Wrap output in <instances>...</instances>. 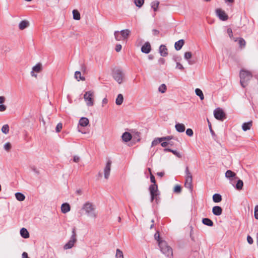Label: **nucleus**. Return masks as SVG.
Masks as SVG:
<instances>
[{
	"label": "nucleus",
	"instance_id": "nucleus-58",
	"mask_svg": "<svg viewBox=\"0 0 258 258\" xmlns=\"http://www.w3.org/2000/svg\"><path fill=\"white\" fill-rule=\"evenodd\" d=\"M171 152L174 155H176V156L180 157L179 153H178L176 151L172 150V151H171Z\"/></svg>",
	"mask_w": 258,
	"mask_h": 258
},
{
	"label": "nucleus",
	"instance_id": "nucleus-19",
	"mask_svg": "<svg viewBox=\"0 0 258 258\" xmlns=\"http://www.w3.org/2000/svg\"><path fill=\"white\" fill-rule=\"evenodd\" d=\"M234 41H237L239 47L241 48H244L245 46V41L242 38H233Z\"/></svg>",
	"mask_w": 258,
	"mask_h": 258
},
{
	"label": "nucleus",
	"instance_id": "nucleus-36",
	"mask_svg": "<svg viewBox=\"0 0 258 258\" xmlns=\"http://www.w3.org/2000/svg\"><path fill=\"white\" fill-rule=\"evenodd\" d=\"M236 176V174L231 170H227L225 173V176L227 178L233 177Z\"/></svg>",
	"mask_w": 258,
	"mask_h": 258
},
{
	"label": "nucleus",
	"instance_id": "nucleus-6",
	"mask_svg": "<svg viewBox=\"0 0 258 258\" xmlns=\"http://www.w3.org/2000/svg\"><path fill=\"white\" fill-rule=\"evenodd\" d=\"M84 99L87 106L90 107L94 105V93L92 91H89L85 92L84 95Z\"/></svg>",
	"mask_w": 258,
	"mask_h": 258
},
{
	"label": "nucleus",
	"instance_id": "nucleus-62",
	"mask_svg": "<svg viewBox=\"0 0 258 258\" xmlns=\"http://www.w3.org/2000/svg\"><path fill=\"white\" fill-rule=\"evenodd\" d=\"M169 144H170V142H163L161 144V145L163 147H165L167 145H168Z\"/></svg>",
	"mask_w": 258,
	"mask_h": 258
},
{
	"label": "nucleus",
	"instance_id": "nucleus-20",
	"mask_svg": "<svg viewBox=\"0 0 258 258\" xmlns=\"http://www.w3.org/2000/svg\"><path fill=\"white\" fill-rule=\"evenodd\" d=\"M184 41L183 39H180L175 43L174 47L176 50H179L184 45Z\"/></svg>",
	"mask_w": 258,
	"mask_h": 258
},
{
	"label": "nucleus",
	"instance_id": "nucleus-47",
	"mask_svg": "<svg viewBox=\"0 0 258 258\" xmlns=\"http://www.w3.org/2000/svg\"><path fill=\"white\" fill-rule=\"evenodd\" d=\"M254 218L258 220V205L255 206L254 208Z\"/></svg>",
	"mask_w": 258,
	"mask_h": 258
},
{
	"label": "nucleus",
	"instance_id": "nucleus-14",
	"mask_svg": "<svg viewBox=\"0 0 258 258\" xmlns=\"http://www.w3.org/2000/svg\"><path fill=\"white\" fill-rule=\"evenodd\" d=\"M159 53L160 55L163 57H165L168 55V50L166 46L164 45H161L159 47Z\"/></svg>",
	"mask_w": 258,
	"mask_h": 258
},
{
	"label": "nucleus",
	"instance_id": "nucleus-64",
	"mask_svg": "<svg viewBox=\"0 0 258 258\" xmlns=\"http://www.w3.org/2000/svg\"><path fill=\"white\" fill-rule=\"evenodd\" d=\"M157 175L160 176V177H163L164 175V172H159L157 173Z\"/></svg>",
	"mask_w": 258,
	"mask_h": 258
},
{
	"label": "nucleus",
	"instance_id": "nucleus-61",
	"mask_svg": "<svg viewBox=\"0 0 258 258\" xmlns=\"http://www.w3.org/2000/svg\"><path fill=\"white\" fill-rule=\"evenodd\" d=\"M81 70L82 72H85L87 70L86 66L85 64H82L81 66Z\"/></svg>",
	"mask_w": 258,
	"mask_h": 258
},
{
	"label": "nucleus",
	"instance_id": "nucleus-55",
	"mask_svg": "<svg viewBox=\"0 0 258 258\" xmlns=\"http://www.w3.org/2000/svg\"><path fill=\"white\" fill-rule=\"evenodd\" d=\"M108 103V100L106 98H104L102 101V106L103 107Z\"/></svg>",
	"mask_w": 258,
	"mask_h": 258
},
{
	"label": "nucleus",
	"instance_id": "nucleus-38",
	"mask_svg": "<svg viewBox=\"0 0 258 258\" xmlns=\"http://www.w3.org/2000/svg\"><path fill=\"white\" fill-rule=\"evenodd\" d=\"M134 2L137 7L140 8L143 5L144 0H134Z\"/></svg>",
	"mask_w": 258,
	"mask_h": 258
},
{
	"label": "nucleus",
	"instance_id": "nucleus-17",
	"mask_svg": "<svg viewBox=\"0 0 258 258\" xmlns=\"http://www.w3.org/2000/svg\"><path fill=\"white\" fill-rule=\"evenodd\" d=\"M177 132L179 133L184 132L185 130V125L183 123H177L175 125Z\"/></svg>",
	"mask_w": 258,
	"mask_h": 258
},
{
	"label": "nucleus",
	"instance_id": "nucleus-15",
	"mask_svg": "<svg viewBox=\"0 0 258 258\" xmlns=\"http://www.w3.org/2000/svg\"><path fill=\"white\" fill-rule=\"evenodd\" d=\"M61 210L62 213L64 214L68 213L71 210L70 205L67 203H63L61 206Z\"/></svg>",
	"mask_w": 258,
	"mask_h": 258
},
{
	"label": "nucleus",
	"instance_id": "nucleus-45",
	"mask_svg": "<svg viewBox=\"0 0 258 258\" xmlns=\"http://www.w3.org/2000/svg\"><path fill=\"white\" fill-rule=\"evenodd\" d=\"M181 190V187L179 185H176L174 188V192H180Z\"/></svg>",
	"mask_w": 258,
	"mask_h": 258
},
{
	"label": "nucleus",
	"instance_id": "nucleus-24",
	"mask_svg": "<svg viewBox=\"0 0 258 258\" xmlns=\"http://www.w3.org/2000/svg\"><path fill=\"white\" fill-rule=\"evenodd\" d=\"M89 122V120L86 117H82L79 120V124L83 127L86 126Z\"/></svg>",
	"mask_w": 258,
	"mask_h": 258
},
{
	"label": "nucleus",
	"instance_id": "nucleus-32",
	"mask_svg": "<svg viewBox=\"0 0 258 258\" xmlns=\"http://www.w3.org/2000/svg\"><path fill=\"white\" fill-rule=\"evenodd\" d=\"M195 93L197 96H199L201 100H203L204 99L203 93L200 89L197 88L195 90Z\"/></svg>",
	"mask_w": 258,
	"mask_h": 258
},
{
	"label": "nucleus",
	"instance_id": "nucleus-12",
	"mask_svg": "<svg viewBox=\"0 0 258 258\" xmlns=\"http://www.w3.org/2000/svg\"><path fill=\"white\" fill-rule=\"evenodd\" d=\"M216 14L222 21H226L228 19V16L225 12L221 9H218L216 11Z\"/></svg>",
	"mask_w": 258,
	"mask_h": 258
},
{
	"label": "nucleus",
	"instance_id": "nucleus-49",
	"mask_svg": "<svg viewBox=\"0 0 258 258\" xmlns=\"http://www.w3.org/2000/svg\"><path fill=\"white\" fill-rule=\"evenodd\" d=\"M247 241L248 243L250 244H252L253 242L252 238L249 235H248L247 236Z\"/></svg>",
	"mask_w": 258,
	"mask_h": 258
},
{
	"label": "nucleus",
	"instance_id": "nucleus-31",
	"mask_svg": "<svg viewBox=\"0 0 258 258\" xmlns=\"http://www.w3.org/2000/svg\"><path fill=\"white\" fill-rule=\"evenodd\" d=\"M73 18L76 20H79L81 19L80 14L79 11L77 10H74L73 11Z\"/></svg>",
	"mask_w": 258,
	"mask_h": 258
},
{
	"label": "nucleus",
	"instance_id": "nucleus-5",
	"mask_svg": "<svg viewBox=\"0 0 258 258\" xmlns=\"http://www.w3.org/2000/svg\"><path fill=\"white\" fill-rule=\"evenodd\" d=\"M131 34L129 29H125L121 31H116L114 33V37L116 41H121L126 39Z\"/></svg>",
	"mask_w": 258,
	"mask_h": 258
},
{
	"label": "nucleus",
	"instance_id": "nucleus-56",
	"mask_svg": "<svg viewBox=\"0 0 258 258\" xmlns=\"http://www.w3.org/2000/svg\"><path fill=\"white\" fill-rule=\"evenodd\" d=\"M73 161L75 162H79L80 161V157L78 156H75L73 158Z\"/></svg>",
	"mask_w": 258,
	"mask_h": 258
},
{
	"label": "nucleus",
	"instance_id": "nucleus-39",
	"mask_svg": "<svg viewBox=\"0 0 258 258\" xmlns=\"http://www.w3.org/2000/svg\"><path fill=\"white\" fill-rule=\"evenodd\" d=\"M162 141V139H161V138H158L155 139L152 142V146H155L157 145L159 143L161 142Z\"/></svg>",
	"mask_w": 258,
	"mask_h": 258
},
{
	"label": "nucleus",
	"instance_id": "nucleus-43",
	"mask_svg": "<svg viewBox=\"0 0 258 258\" xmlns=\"http://www.w3.org/2000/svg\"><path fill=\"white\" fill-rule=\"evenodd\" d=\"M16 198L19 201H23L25 200V195H15Z\"/></svg>",
	"mask_w": 258,
	"mask_h": 258
},
{
	"label": "nucleus",
	"instance_id": "nucleus-37",
	"mask_svg": "<svg viewBox=\"0 0 258 258\" xmlns=\"http://www.w3.org/2000/svg\"><path fill=\"white\" fill-rule=\"evenodd\" d=\"M2 132L5 134H7L9 132V126L8 124L4 125L2 127Z\"/></svg>",
	"mask_w": 258,
	"mask_h": 258
},
{
	"label": "nucleus",
	"instance_id": "nucleus-42",
	"mask_svg": "<svg viewBox=\"0 0 258 258\" xmlns=\"http://www.w3.org/2000/svg\"><path fill=\"white\" fill-rule=\"evenodd\" d=\"M243 185V181L241 180H238L236 184V188L237 189H240L242 188Z\"/></svg>",
	"mask_w": 258,
	"mask_h": 258
},
{
	"label": "nucleus",
	"instance_id": "nucleus-8",
	"mask_svg": "<svg viewBox=\"0 0 258 258\" xmlns=\"http://www.w3.org/2000/svg\"><path fill=\"white\" fill-rule=\"evenodd\" d=\"M113 77L119 84H121L123 78V72L119 69L114 70L113 72Z\"/></svg>",
	"mask_w": 258,
	"mask_h": 258
},
{
	"label": "nucleus",
	"instance_id": "nucleus-18",
	"mask_svg": "<svg viewBox=\"0 0 258 258\" xmlns=\"http://www.w3.org/2000/svg\"><path fill=\"white\" fill-rule=\"evenodd\" d=\"M29 25V22L27 20L22 21L19 24V28L23 30L27 28Z\"/></svg>",
	"mask_w": 258,
	"mask_h": 258
},
{
	"label": "nucleus",
	"instance_id": "nucleus-30",
	"mask_svg": "<svg viewBox=\"0 0 258 258\" xmlns=\"http://www.w3.org/2000/svg\"><path fill=\"white\" fill-rule=\"evenodd\" d=\"M157 185L156 183L152 184L149 187L150 194H155L157 190Z\"/></svg>",
	"mask_w": 258,
	"mask_h": 258
},
{
	"label": "nucleus",
	"instance_id": "nucleus-44",
	"mask_svg": "<svg viewBox=\"0 0 258 258\" xmlns=\"http://www.w3.org/2000/svg\"><path fill=\"white\" fill-rule=\"evenodd\" d=\"M62 123H58L55 128L56 132L57 133L59 132L60 131V130L62 129Z\"/></svg>",
	"mask_w": 258,
	"mask_h": 258
},
{
	"label": "nucleus",
	"instance_id": "nucleus-3",
	"mask_svg": "<svg viewBox=\"0 0 258 258\" xmlns=\"http://www.w3.org/2000/svg\"><path fill=\"white\" fill-rule=\"evenodd\" d=\"M251 78L252 75L250 72L241 70L240 72V84L241 86L243 88L245 87Z\"/></svg>",
	"mask_w": 258,
	"mask_h": 258
},
{
	"label": "nucleus",
	"instance_id": "nucleus-29",
	"mask_svg": "<svg viewBox=\"0 0 258 258\" xmlns=\"http://www.w3.org/2000/svg\"><path fill=\"white\" fill-rule=\"evenodd\" d=\"M75 78L78 81L80 80L85 81V78L84 77H82L81 73L80 71H76L75 73Z\"/></svg>",
	"mask_w": 258,
	"mask_h": 258
},
{
	"label": "nucleus",
	"instance_id": "nucleus-33",
	"mask_svg": "<svg viewBox=\"0 0 258 258\" xmlns=\"http://www.w3.org/2000/svg\"><path fill=\"white\" fill-rule=\"evenodd\" d=\"M222 200L221 195H213V201L215 203H219Z\"/></svg>",
	"mask_w": 258,
	"mask_h": 258
},
{
	"label": "nucleus",
	"instance_id": "nucleus-59",
	"mask_svg": "<svg viewBox=\"0 0 258 258\" xmlns=\"http://www.w3.org/2000/svg\"><path fill=\"white\" fill-rule=\"evenodd\" d=\"M158 62L160 64H163L165 62V60L163 58L161 57L159 59Z\"/></svg>",
	"mask_w": 258,
	"mask_h": 258
},
{
	"label": "nucleus",
	"instance_id": "nucleus-27",
	"mask_svg": "<svg viewBox=\"0 0 258 258\" xmlns=\"http://www.w3.org/2000/svg\"><path fill=\"white\" fill-rule=\"evenodd\" d=\"M191 56H192V54L190 52L188 51V52H185L184 55V59H185L186 60H187L188 61L189 64H192L194 63V62H192L190 60V58L191 57Z\"/></svg>",
	"mask_w": 258,
	"mask_h": 258
},
{
	"label": "nucleus",
	"instance_id": "nucleus-7",
	"mask_svg": "<svg viewBox=\"0 0 258 258\" xmlns=\"http://www.w3.org/2000/svg\"><path fill=\"white\" fill-rule=\"evenodd\" d=\"M76 234L75 228H74L72 230V234L69 241L64 245L63 248L64 249H70L73 247L75 243L76 242Z\"/></svg>",
	"mask_w": 258,
	"mask_h": 258
},
{
	"label": "nucleus",
	"instance_id": "nucleus-11",
	"mask_svg": "<svg viewBox=\"0 0 258 258\" xmlns=\"http://www.w3.org/2000/svg\"><path fill=\"white\" fill-rule=\"evenodd\" d=\"M42 69V64L40 63H37L36 65L34 66L32 68V71L31 72V75L32 77H34L35 78L37 77V75L35 74V72L40 73Z\"/></svg>",
	"mask_w": 258,
	"mask_h": 258
},
{
	"label": "nucleus",
	"instance_id": "nucleus-60",
	"mask_svg": "<svg viewBox=\"0 0 258 258\" xmlns=\"http://www.w3.org/2000/svg\"><path fill=\"white\" fill-rule=\"evenodd\" d=\"M152 33L154 35L157 36L159 34V31L156 29H153L152 30Z\"/></svg>",
	"mask_w": 258,
	"mask_h": 258
},
{
	"label": "nucleus",
	"instance_id": "nucleus-53",
	"mask_svg": "<svg viewBox=\"0 0 258 258\" xmlns=\"http://www.w3.org/2000/svg\"><path fill=\"white\" fill-rule=\"evenodd\" d=\"M172 139H173V137L172 136H167V137H165L161 138V139H162V141H165V140L169 141V140H171Z\"/></svg>",
	"mask_w": 258,
	"mask_h": 258
},
{
	"label": "nucleus",
	"instance_id": "nucleus-9",
	"mask_svg": "<svg viewBox=\"0 0 258 258\" xmlns=\"http://www.w3.org/2000/svg\"><path fill=\"white\" fill-rule=\"evenodd\" d=\"M215 117L219 120L223 121L225 118V114L220 108H216L214 111Z\"/></svg>",
	"mask_w": 258,
	"mask_h": 258
},
{
	"label": "nucleus",
	"instance_id": "nucleus-51",
	"mask_svg": "<svg viewBox=\"0 0 258 258\" xmlns=\"http://www.w3.org/2000/svg\"><path fill=\"white\" fill-rule=\"evenodd\" d=\"M7 109V106L4 104H0V111L4 112Z\"/></svg>",
	"mask_w": 258,
	"mask_h": 258
},
{
	"label": "nucleus",
	"instance_id": "nucleus-35",
	"mask_svg": "<svg viewBox=\"0 0 258 258\" xmlns=\"http://www.w3.org/2000/svg\"><path fill=\"white\" fill-rule=\"evenodd\" d=\"M159 5V2L157 1H154L151 3V7L154 12L157 11Z\"/></svg>",
	"mask_w": 258,
	"mask_h": 258
},
{
	"label": "nucleus",
	"instance_id": "nucleus-16",
	"mask_svg": "<svg viewBox=\"0 0 258 258\" xmlns=\"http://www.w3.org/2000/svg\"><path fill=\"white\" fill-rule=\"evenodd\" d=\"M212 212L214 215L220 216L222 212V209L219 206H215L212 209Z\"/></svg>",
	"mask_w": 258,
	"mask_h": 258
},
{
	"label": "nucleus",
	"instance_id": "nucleus-10",
	"mask_svg": "<svg viewBox=\"0 0 258 258\" xmlns=\"http://www.w3.org/2000/svg\"><path fill=\"white\" fill-rule=\"evenodd\" d=\"M112 162L110 160H108V161L106 162V164L105 165V166L104 168V178L106 179H108L110 172L111 170V166Z\"/></svg>",
	"mask_w": 258,
	"mask_h": 258
},
{
	"label": "nucleus",
	"instance_id": "nucleus-2",
	"mask_svg": "<svg viewBox=\"0 0 258 258\" xmlns=\"http://www.w3.org/2000/svg\"><path fill=\"white\" fill-rule=\"evenodd\" d=\"M157 241L160 251L166 256L168 258H171L173 256V251L172 248L168 245L167 242L160 239V235L158 234Z\"/></svg>",
	"mask_w": 258,
	"mask_h": 258
},
{
	"label": "nucleus",
	"instance_id": "nucleus-46",
	"mask_svg": "<svg viewBox=\"0 0 258 258\" xmlns=\"http://www.w3.org/2000/svg\"><path fill=\"white\" fill-rule=\"evenodd\" d=\"M193 131L191 129V128H188L186 130V134L189 136V137H191L193 135Z\"/></svg>",
	"mask_w": 258,
	"mask_h": 258
},
{
	"label": "nucleus",
	"instance_id": "nucleus-52",
	"mask_svg": "<svg viewBox=\"0 0 258 258\" xmlns=\"http://www.w3.org/2000/svg\"><path fill=\"white\" fill-rule=\"evenodd\" d=\"M227 33L229 35V36L232 38V36H233V34H232V30L231 28H228L227 29Z\"/></svg>",
	"mask_w": 258,
	"mask_h": 258
},
{
	"label": "nucleus",
	"instance_id": "nucleus-26",
	"mask_svg": "<svg viewBox=\"0 0 258 258\" xmlns=\"http://www.w3.org/2000/svg\"><path fill=\"white\" fill-rule=\"evenodd\" d=\"M202 223L207 226H212L214 224L213 222L208 218H205L202 219Z\"/></svg>",
	"mask_w": 258,
	"mask_h": 258
},
{
	"label": "nucleus",
	"instance_id": "nucleus-22",
	"mask_svg": "<svg viewBox=\"0 0 258 258\" xmlns=\"http://www.w3.org/2000/svg\"><path fill=\"white\" fill-rule=\"evenodd\" d=\"M159 196V195H151V202L158 204L160 199Z\"/></svg>",
	"mask_w": 258,
	"mask_h": 258
},
{
	"label": "nucleus",
	"instance_id": "nucleus-34",
	"mask_svg": "<svg viewBox=\"0 0 258 258\" xmlns=\"http://www.w3.org/2000/svg\"><path fill=\"white\" fill-rule=\"evenodd\" d=\"M115 258H124L123 252L118 248L116 250Z\"/></svg>",
	"mask_w": 258,
	"mask_h": 258
},
{
	"label": "nucleus",
	"instance_id": "nucleus-40",
	"mask_svg": "<svg viewBox=\"0 0 258 258\" xmlns=\"http://www.w3.org/2000/svg\"><path fill=\"white\" fill-rule=\"evenodd\" d=\"M4 148L7 152H9L12 149V145L10 142L6 143L4 145Z\"/></svg>",
	"mask_w": 258,
	"mask_h": 258
},
{
	"label": "nucleus",
	"instance_id": "nucleus-4",
	"mask_svg": "<svg viewBox=\"0 0 258 258\" xmlns=\"http://www.w3.org/2000/svg\"><path fill=\"white\" fill-rule=\"evenodd\" d=\"M185 179L184 183V186L188 189L189 192H192V176L191 172L189 171L188 167L187 166L185 170Z\"/></svg>",
	"mask_w": 258,
	"mask_h": 258
},
{
	"label": "nucleus",
	"instance_id": "nucleus-23",
	"mask_svg": "<svg viewBox=\"0 0 258 258\" xmlns=\"http://www.w3.org/2000/svg\"><path fill=\"white\" fill-rule=\"evenodd\" d=\"M20 234L24 238H27L29 237V233L28 230L25 228H22L20 230Z\"/></svg>",
	"mask_w": 258,
	"mask_h": 258
},
{
	"label": "nucleus",
	"instance_id": "nucleus-48",
	"mask_svg": "<svg viewBox=\"0 0 258 258\" xmlns=\"http://www.w3.org/2000/svg\"><path fill=\"white\" fill-rule=\"evenodd\" d=\"M149 172H150V173H151V169L150 168H149ZM150 179H151V181L152 183H155V177L154 176V175L152 174H151V175H150Z\"/></svg>",
	"mask_w": 258,
	"mask_h": 258
},
{
	"label": "nucleus",
	"instance_id": "nucleus-54",
	"mask_svg": "<svg viewBox=\"0 0 258 258\" xmlns=\"http://www.w3.org/2000/svg\"><path fill=\"white\" fill-rule=\"evenodd\" d=\"M121 45L120 44H117L115 46V50L116 52H119L121 49Z\"/></svg>",
	"mask_w": 258,
	"mask_h": 258
},
{
	"label": "nucleus",
	"instance_id": "nucleus-41",
	"mask_svg": "<svg viewBox=\"0 0 258 258\" xmlns=\"http://www.w3.org/2000/svg\"><path fill=\"white\" fill-rule=\"evenodd\" d=\"M166 86L165 84H163L159 86L158 88V91L161 92L162 93H164L166 91Z\"/></svg>",
	"mask_w": 258,
	"mask_h": 258
},
{
	"label": "nucleus",
	"instance_id": "nucleus-21",
	"mask_svg": "<svg viewBox=\"0 0 258 258\" xmlns=\"http://www.w3.org/2000/svg\"><path fill=\"white\" fill-rule=\"evenodd\" d=\"M122 139L125 142H128L132 139V135L129 133L125 132L122 135Z\"/></svg>",
	"mask_w": 258,
	"mask_h": 258
},
{
	"label": "nucleus",
	"instance_id": "nucleus-57",
	"mask_svg": "<svg viewBox=\"0 0 258 258\" xmlns=\"http://www.w3.org/2000/svg\"><path fill=\"white\" fill-rule=\"evenodd\" d=\"M6 101V98L4 96H0V104H2Z\"/></svg>",
	"mask_w": 258,
	"mask_h": 258
},
{
	"label": "nucleus",
	"instance_id": "nucleus-25",
	"mask_svg": "<svg viewBox=\"0 0 258 258\" xmlns=\"http://www.w3.org/2000/svg\"><path fill=\"white\" fill-rule=\"evenodd\" d=\"M252 126V121H250L247 122H244L242 124V128L244 131H246L250 129Z\"/></svg>",
	"mask_w": 258,
	"mask_h": 258
},
{
	"label": "nucleus",
	"instance_id": "nucleus-63",
	"mask_svg": "<svg viewBox=\"0 0 258 258\" xmlns=\"http://www.w3.org/2000/svg\"><path fill=\"white\" fill-rule=\"evenodd\" d=\"M22 258H29L28 257V254L26 252H23L22 253Z\"/></svg>",
	"mask_w": 258,
	"mask_h": 258
},
{
	"label": "nucleus",
	"instance_id": "nucleus-13",
	"mask_svg": "<svg viewBox=\"0 0 258 258\" xmlns=\"http://www.w3.org/2000/svg\"><path fill=\"white\" fill-rule=\"evenodd\" d=\"M151 45L149 42H146L142 47L141 51L145 53H149L151 51Z\"/></svg>",
	"mask_w": 258,
	"mask_h": 258
},
{
	"label": "nucleus",
	"instance_id": "nucleus-28",
	"mask_svg": "<svg viewBox=\"0 0 258 258\" xmlns=\"http://www.w3.org/2000/svg\"><path fill=\"white\" fill-rule=\"evenodd\" d=\"M123 101V95L121 94H119L117 95V98L115 100V103L117 105H121Z\"/></svg>",
	"mask_w": 258,
	"mask_h": 258
},
{
	"label": "nucleus",
	"instance_id": "nucleus-50",
	"mask_svg": "<svg viewBox=\"0 0 258 258\" xmlns=\"http://www.w3.org/2000/svg\"><path fill=\"white\" fill-rule=\"evenodd\" d=\"M176 68L180 70H183L184 69V68L182 66V65L178 62H176Z\"/></svg>",
	"mask_w": 258,
	"mask_h": 258
},
{
	"label": "nucleus",
	"instance_id": "nucleus-1",
	"mask_svg": "<svg viewBox=\"0 0 258 258\" xmlns=\"http://www.w3.org/2000/svg\"><path fill=\"white\" fill-rule=\"evenodd\" d=\"M82 210L88 217L95 219L98 216L96 205L89 201L86 202L82 206Z\"/></svg>",
	"mask_w": 258,
	"mask_h": 258
}]
</instances>
